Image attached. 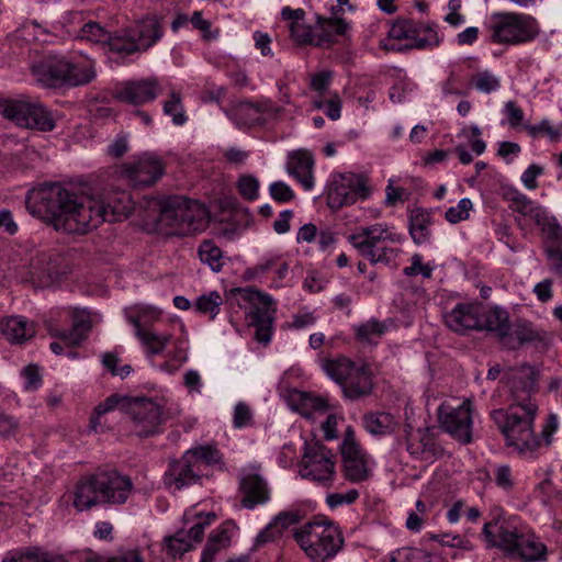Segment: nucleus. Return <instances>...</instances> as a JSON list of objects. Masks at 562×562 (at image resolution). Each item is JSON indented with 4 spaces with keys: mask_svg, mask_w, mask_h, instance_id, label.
Here are the masks:
<instances>
[{
    "mask_svg": "<svg viewBox=\"0 0 562 562\" xmlns=\"http://www.w3.org/2000/svg\"><path fill=\"white\" fill-rule=\"evenodd\" d=\"M199 257L212 271L220 272L224 266V256L220 247L211 239L203 240L198 249Z\"/></svg>",
    "mask_w": 562,
    "mask_h": 562,
    "instance_id": "c9c22d12",
    "label": "nucleus"
},
{
    "mask_svg": "<svg viewBox=\"0 0 562 562\" xmlns=\"http://www.w3.org/2000/svg\"><path fill=\"white\" fill-rule=\"evenodd\" d=\"M300 475L303 479L330 486L335 475V462L333 461L331 451L318 441L306 442L300 463Z\"/></svg>",
    "mask_w": 562,
    "mask_h": 562,
    "instance_id": "ddd939ff",
    "label": "nucleus"
},
{
    "mask_svg": "<svg viewBox=\"0 0 562 562\" xmlns=\"http://www.w3.org/2000/svg\"><path fill=\"white\" fill-rule=\"evenodd\" d=\"M222 303L221 294L217 291H212L198 297L195 308L200 313L210 314L213 319L220 313Z\"/></svg>",
    "mask_w": 562,
    "mask_h": 562,
    "instance_id": "a18cd8bd",
    "label": "nucleus"
},
{
    "mask_svg": "<svg viewBox=\"0 0 562 562\" xmlns=\"http://www.w3.org/2000/svg\"><path fill=\"white\" fill-rule=\"evenodd\" d=\"M314 158L308 150H294L289 154L286 170L305 190L314 186L313 177Z\"/></svg>",
    "mask_w": 562,
    "mask_h": 562,
    "instance_id": "5701e85b",
    "label": "nucleus"
},
{
    "mask_svg": "<svg viewBox=\"0 0 562 562\" xmlns=\"http://www.w3.org/2000/svg\"><path fill=\"white\" fill-rule=\"evenodd\" d=\"M0 333L11 342L22 344L35 335V328L23 316H10L0 322Z\"/></svg>",
    "mask_w": 562,
    "mask_h": 562,
    "instance_id": "c756f323",
    "label": "nucleus"
},
{
    "mask_svg": "<svg viewBox=\"0 0 562 562\" xmlns=\"http://www.w3.org/2000/svg\"><path fill=\"white\" fill-rule=\"evenodd\" d=\"M363 423L366 429L373 435H385L394 428L393 416L385 412L366 414Z\"/></svg>",
    "mask_w": 562,
    "mask_h": 562,
    "instance_id": "58836bf2",
    "label": "nucleus"
},
{
    "mask_svg": "<svg viewBox=\"0 0 562 562\" xmlns=\"http://www.w3.org/2000/svg\"><path fill=\"white\" fill-rule=\"evenodd\" d=\"M171 338L170 334H157L149 328L144 333H138V339L148 357L161 355Z\"/></svg>",
    "mask_w": 562,
    "mask_h": 562,
    "instance_id": "e433bc0d",
    "label": "nucleus"
},
{
    "mask_svg": "<svg viewBox=\"0 0 562 562\" xmlns=\"http://www.w3.org/2000/svg\"><path fill=\"white\" fill-rule=\"evenodd\" d=\"M491 38L499 44H519L536 36L535 20L520 13H499L491 25Z\"/></svg>",
    "mask_w": 562,
    "mask_h": 562,
    "instance_id": "f8f14e48",
    "label": "nucleus"
},
{
    "mask_svg": "<svg viewBox=\"0 0 562 562\" xmlns=\"http://www.w3.org/2000/svg\"><path fill=\"white\" fill-rule=\"evenodd\" d=\"M245 297L254 304L247 314V321L250 326L256 328L255 338L258 342L267 345L271 340L273 313L276 312V308H271L272 297L256 290H248Z\"/></svg>",
    "mask_w": 562,
    "mask_h": 562,
    "instance_id": "2eb2a0df",
    "label": "nucleus"
},
{
    "mask_svg": "<svg viewBox=\"0 0 562 562\" xmlns=\"http://www.w3.org/2000/svg\"><path fill=\"white\" fill-rule=\"evenodd\" d=\"M199 521L194 524L187 533V539H191L195 542H200L204 535V529L209 526L215 518L216 515L214 513H207L204 517L199 515Z\"/></svg>",
    "mask_w": 562,
    "mask_h": 562,
    "instance_id": "bf43d9fd",
    "label": "nucleus"
},
{
    "mask_svg": "<svg viewBox=\"0 0 562 562\" xmlns=\"http://www.w3.org/2000/svg\"><path fill=\"white\" fill-rule=\"evenodd\" d=\"M546 333L538 330L531 323H518L513 334L508 331V338L504 341V346L508 349H516L524 344H538L544 341Z\"/></svg>",
    "mask_w": 562,
    "mask_h": 562,
    "instance_id": "2f4dec72",
    "label": "nucleus"
},
{
    "mask_svg": "<svg viewBox=\"0 0 562 562\" xmlns=\"http://www.w3.org/2000/svg\"><path fill=\"white\" fill-rule=\"evenodd\" d=\"M293 536L312 562H326L333 559L344 546L339 527L321 516L295 529Z\"/></svg>",
    "mask_w": 562,
    "mask_h": 562,
    "instance_id": "20e7f679",
    "label": "nucleus"
},
{
    "mask_svg": "<svg viewBox=\"0 0 562 562\" xmlns=\"http://www.w3.org/2000/svg\"><path fill=\"white\" fill-rule=\"evenodd\" d=\"M282 527L278 526L273 520L262 529L256 538V547L272 542L282 536Z\"/></svg>",
    "mask_w": 562,
    "mask_h": 562,
    "instance_id": "e2e57ef3",
    "label": "nucleus"
},
{
    "mask_svg": "<svg viewBox=\"0 0 562 562\" xmlns=\"http://www.w3.org/2000/svg\"><path fill=\"white\" fill-rule=\"evenodd\" d=\"M132 488L130 476L114 469H98L78 480L72 505L79 512L102 505H122L126 503Z\"/></svg>",
    "mask_w": 562,
    "mask_h": 562,
    "instance_id": "f03ea898",
    "label": "nucleus"
},
{
    "mask_svg": "<svg viewBox=\"0 0 562 562\" xmlns=\"http://www.w3.org/2000/svg\"><path fill=\"white\" fill-rule=\"evenodd\" d=\"M350 24L342 18H324L316 15V42L315 46L329 48L334 45L336 36H346Z\"/></svg>",
    "mask_w": 562,
    "mask_h": 562,
    "instance_id": "4be33fe9",
    "label": "nucleus"
},
{
    "mask_svg": "<svg viewBox=\"0 0 562 562\" xmlns=\"http://www.w3.org/2000/svg\"><path fill=\"white\" fill-rule=\"evenodd\" d=\"M398 555L403 557V562H430L431 559L427 551L417 548L401 549Z\"/></svg>",
    "mask_w": 562,
    "mask_h": 562,
    "instance_id": "338daca9",
    "label": "nucleus"
},
{
    "mask_svg": "<svg viewBox=\"0 0 562 562\" xmlns=\"http://www.w3.org/2000/svg\"><path fill=\"white\" fill-rule=\"evenodd\" d=\"M240 491L244 494L241 505L248 509L267 503L270 497L266 481L256 473H249L241 479Z\"/></svg>",
    "mask_w": 562,
    "mask_h": 562,
    "instance_id": "b1692460",
    "label": "nucleus"
},
{
    "mask_svg": "<svg viewBox=\"0 0 562 562\" xmlns=\"http://www.w3.org/2000/svg\"><path fill=\"white\" fill-rule=\"evenodd\" d=\"M356 366L348 358L339 357L337 359L323 360L322 368L331 380L341 386Z\"/></svg>",
    "mask_w": 562,
    "mask_h": 562,
    "instance_id": "473e14b6",
    "label": "nucleus"
},
{
    "mask_svg": "<svg viewBox=\"0 0 562 562\" xmlns=\"http://www.w3.org/2000/svg\"><path fill=\"white\" fill-rule=\"evenodd\" d=\"M471 200L468 198H463L459 201L457 206H451L446 211L445 217L448 222L456 224L469 217V211L471 210Z\"/></svg>",
    "mask_w": 562,
    "mask_h": 562,
    "instance_id": "5fc2aeb1",
    "label": "nucleus"
},
{
    "mask_svg": "<svg viewBox=\"0 0 562 562\" xmlns=\"http://www.w3.org/2000/svg\"><path fill=\"white\" fill-rule=\"evenodd\" d=\"M479 312V304L459 303L443 315L445 324L458 334L476 330L480 324Z\"/></svg>",
    "mask_w": 562,
    "mask_h": 562,
    "instance_id": "aec40b11",
    "label": "nucleus"
},
{
    "mask_svg": "<svg viewBox=\"0 0 562 562\" xmlns=\"http://www.w3.org/2000/svg\"><path fill=\"white\" fill-rule=\"evenodd\" d=\"M165 543L167 553L172 558H181L193 548L192 543L187 539L184 530H179L173 536L166 537Z\"/></svg>",
    "mask_w": 562,
    "mask_h": 562,
    "instance_id": "37998d69",
    "label": "nucleus"
},
{
    "mask_svg": "<svg viewBox=\"0 0 562 562\" xmlns=\"http://www.w3.org/2000/svg\"><path fill=\"white\" fill-rule=\"evenodd\" d=\"M359 497V492L355 488L347 493H331L326 497V503L330 508H337L344 504H353Z\"/></svg>",
    "mask_w": 562,
    "mask_h": 562,
    "instance_id": "052dcab7",
    "label": "nucleus"
},
{
    "mask_svg": "<svg viewBox=\"0 0 562 562\" xmlns=\"http://www.w3.org/2000/svg\"><path fill=\"white\" fill-rule=\"evenodd\" d=\"M164 35L162 18L148 14L133 25L117 31L112 43V53L126 58L136 53H144L153 47Z\"/></svg>",
    "mask_w": 562,
    "mask_h": 562,
    "instance_id": "423d86ee",
    "label": "nucleus"
},
{
    "mask_svg": "<svg viewBox=\"0 0 562 562\" xmlns=\"http://www.w3.org/2000/svg\"><path fill=\"white\" fill-rule=\"evenodd\" d=\"M344 471L345 477L352 483L368 480L370 473L366 456L346 460V462H344Z\"/></svg>",
    "mask_w": 562,
    "mask_h": 562,
    "instance_id": "ea45409f",
    "label": "nucleus"
},
{
    "mask_svg": "<svg viewBox=\"0 0 562 562\" xmlns=\"http://www.w3.org/2000/svg\"><path fill=\"white\" fill-rule=\"evenodd\" d=\"M342 461L366 456L358 443L355 441L352 431L349 429L341 445Z\"/></svg>",
    "mask_w": 562,
    "mask_h": 562,
    "instance_id": "13d9d810",
    "label": "nucleus"
},
{
    "mask_svg": "<svg viewBox=\"0 0 562 562\" xmlns=\"http://www.w3.org/2000/svg\"><path fill=\"white\" fill-rule=\"evenodd\" d=\"M302 414L310 416L313 412H326L328 403L324 397L301 392L299 394Z\"/></svg>",
    "mask_w": 562,
    "mask_h": 562,
    "instance_id": "603ef678",
    "label": "nucleus"
},
{
    "mask_svg": "<svg viewBox=\"0 0 562 562\" xmlns=\"http://www.w3.org/2000/svg\"><path fill=\"white\" fill-rule=\"evenodd\" d=\"M491 526L492 522L484 525L483 535L492 547L501 548L509 555L517 557L526 562L546 560L547 547L533 535H522L504 526H499L495 535L491 530Z\"/></svg>",
    "mask_w": 562,
    "mask_h": 562,
    "instance_id": "1a4fd4ad",
    "label": "nucleus"
},
{
    "mask_svg": "<svg viewBox=\"0 0 562 562\" xmlns=\"http://www.w3.org/2000/svg\"><path fill=\"white\" fill-rule=\"evenodd\" d=\"M416 32H419L416 22L407 19H398L391 26L389 36L393 40H408L409 43H413Z\"/></svg>",
    "mask_w": 562,
    "mask_h": 562,
    "instance_id": "c03bdc74",
    "label": "nucleus"
},
{
    "mask_svg": "<svg viewBox=\"0 0 562 562\" xmlns=\"http://www.w3.org/2000/svg\"><path fill=\"white\" fill-rule=\"evenodd\" d=\"M206 210L196 201L184 196H169L160 202L158 223L173 228L178 235H189L205 223Z\"/></svg>",
    "mask_w": 562,
    "mask_h": 562,
    "instance_id": "0eeeda50",
    "label": "nucleus"
},
{
    "mask_svg": "<svg viewBox=\"0 0 562 562\" xmlns=\"http://www.w3.org/2000/svg\"><path fill=\"white\" fill-rule=\"evenodd\" d=\"M409 234L415 244L420 245L430 236L431 212L423 207H414L409 211Z\"/></svg>",
    "mask_w": 562,
    "mask_h": 562,
    "instance_id": "7c9ffc66",
    "label": "nucleus"
},
{
    "mask_svg": "<svg viewBox=\"0 0 562 562\" xmlns=\"http://www.w3.org/2000/svg\"><path fill=\"white\" fill-rule=\"evenodd\" d=\"M268 111H270L268 103L243 101L232 106L227 114L238 126L251 127L263 124L265 120L261 117V114Z\"/></svg>",
    "mask_w": 562,
    "mask_h": 562,
    "instance_id": "393cba45",
    "label": "nucleus"
},
{
    "mask_svg": "<svg viewBox=\"0 0 562 562\" xmlns=\"http://www.w3.org/2000/svg\"><path fill=\"white\" fill-rule=\"evenodd\" d=\"M91 328L92 323L89 315L75 313L70 329L55 330L50 335L61 340L68 347H77L88 338Z\"/></svg>",
    "mask_w": 562,
    "mask_h": 562,
    "instance_id": "c85d7f7f",
    "label": "nucleus"
},
{
    "mask_svg": "<svg viewBox=\"0 0 562 562\" xmlns=\"http://www.w3.org/2000/svg\"><path fill=\"white\" fill-rule=\"evenodd\" d=\"M538 406L529 408L509 405L507 409H494L491 417L505 437L506 445L519 452H532L541 446L540 437L532 429Z\"/></svg>",
    "mask_w": 562,
    "mask_h": 562,
    "instance_id": "7ed1b4c3",
    "label": "nucleus"
},
{
    "mask_svg": "<svg viewBox=\"0 0 562 562\" xmlns=\"http://www.w3.org/2000/svg\"><path fill=\"white\" fill-rule=\"evenodd\" d=\"M164 171L162 161L150 154L122 166V175L133 187H149L164 175Z\"/></svg>",
    "mask_w": 562,
    "mask_h": 562,
    "instance_id": "dca6fc26",
    "label": "nucleus"
},
{
    "mask_svg": "<svg viewBox=\"0 0 562 562\" xmlns=\"http://www.w3.org/2000/svg\"><path fill=\"white\" fill-rule=\"evenodd\" d=\"M251 411L250 407L244 403L239 402L236 404L234 408V426L236 428H243L245 426H248L251 422Z\"/></svg>",
    "mask_w": 562,
    "mask_h": 562,
    "instance_id": "69168bd1",
    "label": "nucleus"
},
{
    "mask_svg": "<svg viewBox=\"0 0 562 562\" xmlns=\"http://www.w3.org/2000/svg\"><path fill=\"white\" fill-rule=\"evenodd\" d=\"M539 371L529 364L508 368L502 382L507 386L513 401L510 405L529 408L538 406L535 396L538 393Z\"/></svg>",
    "mask_w": 562,
    "mask_h": 562,
    "instance_id": "9b49d317",
    "label": "nucleus"
},
{
    "mask_svg": "<svg viewBox=\"0 0 562 562\" xmlns=\"http://www.w3.org/2000/svg\"><path fill=\"white\" fill-rule=\"evenodd\" d=\"M26 207L55 231L67 234H87L103 222L122 221L133 210L124 192L105 203L58 182L45 183L30 191Z\"/></svg>",
    "mask_w": 562,
    "mask_h": 562,
    "instance_id": "f257e3e1",
    "label": "nucleus"
},
{
    "mask_svg": "<svg viewBox=\"0 0 562 562\" xmlns=\"http://www.w3.org/2000/svg\"><path fill=\"white\" fill-rule=\"evenodd\" d=\"M512 200L516 205L515 211L525 216L531 217L533 221L542 214L543 207L536 205L522 193L516 192Z\"/></svg>",
    "mask_w": 562,
    "mask_h": 562,
    "instance_id": "3c124183",
    "label": "nucleus"
},
{
    "mask_svg": "<svg viewBox=\"0 0 562 562\" xmlns=\"http://www.w3.org/2000/svg\"><path fill=\"white\" fill-rule=\"evenodd\" d=\"M188 453L193 454V461L198 463L200 469H202L203 465H214L222 461L221 452L211 446H200L188 450Z\"/></svg>",
    "mask_w": 562,
    "mask_h": 562,
    "instance_id": "49530a36",
    "label": "nucleus"
},
{
    "mask_svg": "<svg viewBox=\"0 0 562 562\" xmlns=\"http://www.w3.org/2000/svg\"><path fill=\"white\" fill-rule=\"evenodd\" d=\"M237 188L240 195L249 201L258 198L259 181L254 176H241L238 179Z\"/></svg>",
    "mask_w": 562,
    "mask_h": 562,
    "instance_id": "864d4df0",
    "label": "nucleus"
},
{
    "mask_svg": "<svg viewBox=\"0 0 562 562\" xmlns=\"http://www.w3.org/2000/svg\"><path fill=\"white\" fill-rule=\"evenodd\" d=\"M386 330L384 323L370 319L360 324L356 329V337L359 341L366 344H375V338H380Z\"/></svg>",
    "mask_w": 562,
    "mask_h": 562,
    "instance_id": "a19ab883",
    "label": "nucleus"
},
{
    "mask_svg": "<svg viewBox=\"0 0 562 562\" xmlns=\"http://www.w3.org/2000/svg\"><path fill=\"white\" fill-rule=\"evenodd\" d=\"M419 32H416L413 43H407L403 46L397 47L398 52H405L408 49H425L432 48L439 45L440 40L438 33L430 25L417 23Z\"/></svg>",
    "mask_w": 562,
    "mask_h": 562,
    "instance_id": "72a5a7b5",
    "label": "nucleus"
},
{
    "mask_svg": "<svg viewBox=\"0 0 562 562\" xmlns=\"http://www.w3.org/2000/svg\"><path fill=\"white\" fill-rule=\"evenodd\" d=\"M386 239H391L390 233L381 224L371 225L361 228L358 234L348 237V241L358 250L361 256L372 251Z\"/></svg>",
    "mask_w": 562,
    "mask_h": 562,
    "instance_id": "a878e982",
    "label": "nucleus"
},
{
    "mask_svg": "<svg viewBox=\"0 0 562 562\" xmlns=\"http://www.w3.org/2000/svg\"><path fill=\"white\" fill-rule=\"evenodd\" d=\"M31 69L36 80L48 88L82 86L95 77L90 63L72 64L58 56H47L35 63Z\"/></svg>",
    "mask_w": 562,
    "mask_h": 562,
    "instance_id": "39448f33",
    "label": "nucleus"
},
{
    "mask_svg": "<svg viewBox=\"0 0 562 562\" xmlns=\"http://www.w3.org/2000/svg\"><path fill=\"white\" fill-rule=\"evenodd\" d=\"M406 449L411 456L419 460H428L436 456V445L434 439L425 434L420 428L416 434L413 432L412 426H405Z\"/></svg>",
    "mask_w": 562,
    "mask_h": 562,
    "instance_id": "cd10ccee",
    "label": "nucleus"
},
{
    "mask_svg": "<svg viewBox=\"0 0 562 562\" xmlns=\"http://www.w3.org/2000/svg\"><path fill=\"white\" fill-rule=\"evenodd\" d=\"M164 113L166 115L172 116V122L176 125H182L186 123L187 116L183 113L181 94L179 92L172 91L170 93V99L164 104Z\"/></svg>",
    "mask_w": 562,
    "mask_h": 562,
    "instance_id": "09e8293b",
    "label": "nucleus"
},
{
    "mask_svg": "<svg viewBox=\"0 0 562 562\" xmlns=\"http://www.w3.org/2000/svg\"><path fill=\"white\" fill-rule=\"evenodd\" d=\"M370 194L368 179L359 173H338L333 177L328 193L327 205L333 210L351 205L358 199H367Z\"/></svg>",
    "mask_w": 562,
    "mask_h": 562,
    "instance_id": "4468645a",
    "label": "nucleus"
},
{
    "mask_svg": "<svg viewBox=\"0 0 562 562\" xmlns=\"http://www.w3.org/2000/svg\"><path fill=\"white\" fill-rule=\"evenodd\" d=\"M32 562H68L65 555L32 547Z\"/></svg>",
    "mask_w": 562,
    "mask_h": 562,
    "instance_id": "774afa93",
    "label": "nucleus"
},
{
    "mask_svg": "<svg viewBox=\"0 0 562 562\" xmlns=\"http://www.w3.org/2000/svg\"><path fill=\"white\" fill-rule=\"evenodd\" d=\"M470 83L483 93H491L499 89L501 81L488 70L479 71L470 79Z\"/></svg>",
    "mask_w": 562,
    "mask_h": 562,
    "instance_id": "de8ad7c7",
    "label": "nucleus"
},
{
    "mask_svg": "<svg viewBox=\"0 0 562 562\" xmlns=\"http://www.w3.org/2000/svg\"><path fill=\"white\" fill-rule=\"evenodd\" d=\"M291 34L300 44L315 45L316 33L299 23H291Z\"/></svg>",
    "mask_w": 562,
    "mask_h": 562,
    "instance_id": "0e129e2a",
    "label": "nucleus"
},
{
    "mask_svg": "<svg viewBox=\"0 0 562 562\" xmlns=\"http://www.w3.org/2000/svg\"><path fill=\"white\" fill-rule=\"evenodd\" d=\"M193 459V454L186 451L179 460L172 461L165 475L166 484L179 491L199 483L203 476V469H200Z\"/></svg>",
    "mask_w": 562,
    "mask_h": 562,
    "instance_id": "6ab92c4d",
    "label": "nucleus"
},
{
    "mask_svg": "<svg viewBox=\"0 0 562 562\" xmlns=\"http://www.w3.org/2000/svg\"><path fill=\"white\" fill-rule=\"evenodd\" d=\"M522 128L531 136L537 138L540 136H548L550 140L557 142L561 134L560 131L553 127L548 120H542L539 124H524Z\"/></svg>",
    "mask_w": 562,
    "mask_h": 562,
    "instance_id": "8fccbe9b",
    "label": "nucleus"
},
{
    "mask_svg": "<svg viewBox=\"0 0 562 562\" xmlns=\"http://www.w3.org/2000/svg\"><path fill=\"white\" fill-rule=\"evenodd\" d=\"M132 396H121L119 394H112L106 397L103 402L94 408V414L90 418V427L92 430H98V424L100 416L104 415L108 412L113 411L114 408L120 409L122 413L126 415L127 409L125 406L130 405Z\"/></svg>",
    "mask_w": 562,
    "mask_h": 562,
    "instance_id": "f704fd0d",
    "label": "nucleus"
},
{
    "mask_svg": "<svg viewBox=\"0 0 562 562\" xmlns=\"http://www.w3.org/2000/svg\"><path fill=\"white\" fill-rule=\"evenodd\" d=\"M229 541L226 530H220L210 536L203 549L200 562H214L216 553Z\"/></svg>",
    "mask_w": 562,
    "mask_h": 562,
    "instance_id": "79ce46f5",
    "label": "nucleus"
},
{
    "mask_svg": "<svg viewBox=\"0 0 562 562\" xmlns=\"http://www.w3.org/2000/svg\"><path fill=\"white\" fill-rule=\"evenodd\" d=\"M269 192L271 198L279 203H285L294 199L292 189L282 181H277L270 184Z\"/></svg>",
    "mask_w": 562,
    "mask_h": 562,
    "instance_id": "680f3d73",
    "label": "nucleus"
},
{
    "mask_svg": "<svg viewBox=\"0 0 562 562\" xmlns=\"http://www.w3.org/2000/svg\"><path fill=\"white\" fill-rule=\"evenodd\" d=\"M19 430V420L12 415L0 412V439H12L18 435Z\"/></svg>",
    "mask_w": 562,
    "mask_h": 562,
    "instance_id": "6e6d98bb",
    "label": "nucleus"
},
{
    "mask_svg": "<svg viewBox=\"0 0 562 562\" xmlns=\"http://www.w3.org/2000/svg\"><path fill=\"white\" fill-rule=\"evenodd\" d=\"M439 423L446 432L462 443L472 440V412L471 402L464 401L459 407L449 411H439Z\"/></svg>",
    "mask_w": 562,
    "mask_h": 562,
    "instance_id": "f3484780",
    "label": "nucleus"
},
{
    "mask_svg": "<svg viewBox=\"0 0 562 562\" xmlns=\"http://www.w3.org/2000/svg\"><path fill=\"white\" fill-rule=\"evenodd\" d=\"M117 31L112 34L108 30H105L100 23L94 21H89L83 24L80 30V36L83 40L98 43V44H106L109 46L110 52L112 53V43L116 37Z\"/></svg>",
    "mask_w": 562,
    "mask_h": 562,
    "instance_id": "4c0bfd02",
    "label": "nucleus"
},
{
    "mask_svg": "<svg viewBox=\"0 0 562 562\" xmlns=\"http://www.w3.org/2000/svg\"><path fill=\"white\" fill-rule=\"evenodd\" d=\"M374 383L369 366H356L345 383L341 385L342 394L350 401H359L372 394Z\"/></svg>",
    "mask_w": 562,
    "mask_h": 562,
    "instance_id": "412c9836",
    "label": "nucleus"
},
{
    "mask_svg": "<svg viewBox=\"0 0 562 562\" xmlns=\"http://www.w3.org/2000/svg\"><path fill=\"white\" fill-rule=\"evenodd\" d=\"M161 87L154 77L123 82L115 89L114 98L123 103L142 105L154 101Z\"/></svg>",
    "mask_w": 562,
    "mask_h": 562,
    "instance_id": "a211bd4d",
    "label": "nucleus"
},
{
    "mask_svg": "<svg viewBox=\"0 0 562 562\" xmlns=\"http://www.w3.org/2000/svg\"><path fill=\"white\" fill-rule=\"evenodd\" d=\"M125 407L131 431L139 438L162 432V426L176 415L171 408H165L146 396H132L130 405Z\"/></svg>",
    "mask_w": 562,
    "mask_h": 562,
    "instance_id": "6e6552de",
    "label": "nucleus"
},
{
    "mask_svg": "<svg viewBox=\"0 0 562 562\" xmlns=\"http://www.w3.org/2000/svg\"><path fill=\"white\" fill-rule=\"evenodd\" d=\"M479 321L480 324L476 330L494 331L502 344H504V341L508 338L510 324L509 316L506 311L498 307L490 311H483L482 306L480 305Z\"/></svg>",
    "mask_w": 562,
    "mask_h": 562,
    "instance_id": "bb28decb",
    "label": "nucleus"
},
{
    "mask_svg": "<svg viewBox=\"0 0 562 562\" xmlns=\"http://www.w3.org/2000/svg\"><path fill=\"white\" fill-rule=\"evenodd\" d=\"M397 256V249L391 247L379 246L372 251H368L363 257L368 258L372 265L379 262L389 265Z\"/></svg>",
    "mask_w": 562,
    "mask_h": 562,
    "instance_id": "4d7b16f0",
    "label": "nucleus"
},
{
    "mask_svg": "<svg viewBox=\"0 0 562 562\" xmlns=\"http://www.w3.org/2000/svg\"><path fill=\"white\" fill-rule=\"evenodd\" d=\"M0 114L20 127L50 132L56 126L52 112L38 102L4 100L0 102Z\"/></svg>",
    "mask_w": 562,
    "mask_h": 562,
    "instance_id": "9d476101",
    "label": "nucleus"
}]
</instances>
